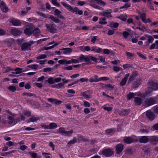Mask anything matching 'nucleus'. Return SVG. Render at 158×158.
Masks as SVG:
<instances>
[{
  "instance_id": "obj_1",
  "label": "nucleus",
  "mask_w": 158,
  "mask_h": 158,
  "mask_svg": "<svg viewBox=\"0 0 158 158\" xmlns=\"http://www.w3.org/2000/svg\"><path fill=\"white\" fill-rule=\"evenodd\" d=\"M96 2L98 4L100 5L101 6H104L106 4V3L102 0H91V1H90L91 2L90 4V6L95 9H99V10H103V9L101 7L93 3V2Z\"/></svg>"
},
{
  "instance_id": "obj_2",
  "label": "nucleus",
  "mask_w": 158,
  "mask_h": 158,
  "mask_svg": "<svg viewBox=\"0 0 158 158\" xmlns=\"http://www.w3.org/2000/svg\"><path fill=\"white\" fill-rule=\"evenodd\" d=\"M77 59L79 62H81L83 60L85 62H88L90 60L96 62L97 60V58L92 56H84L82 54Z\"/></svg>"
},
{
  "instance_id": "obj_3",
  "label": "nucleus",
  "mask_w": 158,
  "mask_h": 158,
  "mask_svg": "<svg viewBox=\"0 0 158 158\" xmlns=\"http://www.w3.org/2000/svg\"><path fill=\"white\" fill-rule=\"evenodd\" d=\"M151 89V88L148 87L146 90L144 94H142L140 92H138L136 93V94L138 96H139L143 98H144L146 97H149L152 95V93L153 91Z\"/></svg>"
},
{
  "instance_id": "obj_4",
  "label": "nucleus",
  "mask_w": 158,
  "mask_h": 158,
  "mask_svg": "<svg viewBox=\"0 0 158 158\" xmlns=\"http://www.w3.org/2000/svg\"><path fill=\"white\" fill-rule=\"evenodd\" d=\"M109 78L106 77H102L98 78L97 75H94L93 77H91L89 79V81L90 82H97L102 80H108Z\"/></svg>"
},
{
  "instance_id": "obj_5",
  "label": "nucleus",
  "mask_w": 158,
  "mask_h": 158,
  "mask_svg": "<svg viewBox=\"0 0 158 158\" xmlns=\"http://www.w3.org/2000/svg\"><path fill=\"white\" fill-rule=\"evenodd\" d=\"M156 102V99L155 98L151 97L147 98L144 101V106L146 107H148L155 104Z\"/></svg>"
},
{
  "instance_id": "obj_6",
  "label": "nucleus",
  "mask_w": 158,
  "mask_h": 158,
  "mask_svg": "<svg viewBox=\"0 0 158 158\" xmlns=\"http://www.w3.org/2000/svg\"><path fill=\"white\" fill-rule=\"evenodd\" d=\"M102 153L105 156L108 157L111 156L114 154V152L112 150L107 148L103 150Z\"/></svg>"
},
{
  "instance_id": "obj_7",
  "label": "nucleus",
  "mask_w": 158,
  "mask_h": 158,
  "mask_svg": "<svg viewBox=\"0 0 158 158\" xmlns=\"http://www.w3.org/2000/svg\"><path fill=\"white\" fill-rule=\"evenodd\" d=\"M9 22L11 23L13 26H19L21 24V21L20 20L14 18L10 19Z\"/></svg>"
},
{
  "instance_id": "obj_8",
  "label": "nucleus",
  "mask_w": 158,
  "mask_h": 158,
  "mask_svg": "<svg viewBox=\"0 0 158 158\" xmlns=\"http://www.w3.org/2000/svg\"><path fill=\"white\" fill-rule=\"evenodd\" d=\"M10 31L11 34L15 36H19L21 33L20 31L15 28L10 29Z\"/></svg>"
},
{
  "instance_id": "obj_9",
  "label": "nucleus",
  "mask_w": 158,
  "mask_h": 158,
  "mask_svg": "<svg viewBox=\"0 0 158 158\" xmlns=\"http://www.w3.org/2000/svg\"><path fill=\"white\" fill-rule=\"evenodd\" d=\"M146 115L147 118L151 121L154 120L155 118L154 114L149 110L146 112Z\"/></svg>"
},
{
  "instance_id": "obj_10",
  "label": "nucleus",
  "mask_w": 158,
  "mask_h": 158,
  "mask_svg": "<svg viewBox=\"0 0 158 158\" xmlns=\"http://www.w3.org/2000/svg\"><path fill=\"white\" fill-rule=\"evenodd\" d=\"M149 86L151 88L153 91L158 90V84L154 82L153 81H151L149 82Z\"/></svg>"
},
{
  "instance_id": "obj_11",
  "label": "nucleus",
  "mask_w": 158,
  "mask_h": 158,
  "mask_svg": "<svg viewBox=\"0 0 158 158\" xmlns=\"http://www.w3.org/2000/svg\"><path fill=\"white\" fill-rule=\"evenodd\" d=\"M140 143H146L149 141V137L147 136H142L139 137V139Z\"/></svg>"
},
{
  "instance_id": "obj_12",
  "label": "nucleus",
  "mask_w": 158,
  "mask_h": 158,
  "mask_svg": "<svg viewBox=\"0 0 158 158\" xmlns=\"http://www.w3.org/2000/svg\"><path fill=\"white\" fill-rule=\"evenodd\" d=\"M31 45L29 43L26 42L23 44L21 46L22 50L26 51L30 50Z\"/></svg>"
},
{
  "instance_id": "obj_13",
  "label": "nucleus",
  "mask_w": 158,
  "mask_h": 158,
  "mask_svg": "<svg viewBox=\"0 0 158 158\" xmlns=\"http://www.w3.org/2000/svg\"><path fill=\"white\" fill-rule=\"evenodd\" d=\"M130 76V74L129 73H127L125 75L124 77L122 79L121 81L120 82L119 85L121 86H124L127 81V80L128 78V77Z\"/></svg>"
},
{
  "instance_id": "obj_14",
  "label": "nucleus",
  "mask_w": 158,
  "mask_h": 158,
  "mask_svg": "<svg viewBox=\"0 0 158 158\" xmlns=\"http://www.w3.org/2000/svg\"><path fill=\"white\" fill-rule=\"evenodd\" d=\"M47 100L48 102L51 103H54L56 105H60L62 102L60 100H57L56 99L52 98H48Z\"/></svg>"
},
{
  "instance_id": "obj_15",
  "label": "nucleus",
  "mask_w": 158,
  "mask_h": 158,
  "mask_svg": "<svg viewBox=\"0 0 158 158\" xmlns=\"http://www.w3.org/2000/svg\"><path fill=\"white\" fill-rule=\"evenodd\" d=\"M142 82V79L139 78H137L133 84V86L134 88H137L140 85Z\"/></svg>"
},
{
  "instance_id": "obj_16",
  "label": "nucleus",
  "mask_w": 158,
  "mask_h": 158,
  "mask_svg": "<svg viewBox=\"0 0 158 158\" xmlns=\"http://www.w3.org/2000/svg\"><path fill=\"white\" fill-rule=\"evenodd\" d=\"M149 140L151 143L153 144L156 145L158 142V137L153 136L149 137Z\"/></svg>"
},
{
  "instance_id": "obj_17",
  "label": "nucleus",
  "mask_w": 158,
  "mask_h": 158,
  "mask_svg": "<svg viewBox=\"0 0 158 158\" xmlns=\"http://www.w3.org/2000/svg\"><path fill=\"white\" fill-rule=\"evenodd\" d=\"M150 131V129L148 126H145L143 128L140 129L139 130V132L141 133H148Z\"/></svg>"
},
{
  "instance_id": "obj_18",
  "label": "nucleus",
  "mask_w": 158,
  "mask_h": 158,
  "mask_svg": "<svg viewBox=\"0 0 158 158\" xmlns=\"http://www.w3.org/2000/svg\"><path fill=\"white\" fill-rule=\"evenodd\" d=\"M123 145L122 144H118L115 147L116 153L119 154L123 151Z\"/></svg>"
},
{
  "instance_id": "obj_19",
  "label": "nucleus",
  "mask_w": 158,
  "mask_h": 158,
  "mask_svg": "<svg viewBox=\"0 0 158 158\" xmlns=\"http://www.w3.org/2000/svg\"><path fill=\"white\" fill-rule=\"evenodd\" d=\"M61 4L68 10H73L70 5L65 3L64 2H61ZM74 10H79L77 8H75Z\"/></svg>"
},
{
  "instance_id": "obj_20",
  "label": "nucleus",
  "mask_w": 158,
  "mask_h": 158,
  "mask_svg": "<svg viewBox=\"0 0 158 158\" xmlns=\"http://www.w3.org/2000/svg\"><path fill=\"white\" fill-rule=\"evenodd\" d=\"M33 28L32 27L27 28L24 30L25 33L28 35H31L33 33Z\"/></svg>"
},
{
  "instance_id": "obj_21",
  "label": "nucleus",
  "mask_w": 158,
  "mask_h": 158,
  "mask_svg": "<svg viewBox=\"0 0 158 158\" xmlns=\"http://www.w3.org/2000/svg\"><path fill=\"white\" fill-rule=\"evenodd\" d=\"M6 121L10 125H13L15 124V120L12 117L10 116L8 117Z\"/></svg>"
},
{
  "instance_id": "obj_22",
  "label": "nucleus",
  "mask_w": 158,
  "mask_h": 158,
  "mask_svg": "<svg viewBox=\"0 0 158 158\" xmlns=\"http://www.w3.org/2000/svg\"><path fill=\"white\" fill-rule=\"evenodd\" d=\"M134 102L135 104L136 105H140L143 102V100L141 98L138 97H135L134 98Z\"/></svg>"
},
{
  "instance_id": "obj_23",
  "label": "nucleus",
  "mask_w": 158,
  "mask_h": 158,
  "mask_svg": "<svg viewBox=\"0 0 158 158\" xmlns=\"http://www.w3.org/2000/svg\"><path fill=\"white\" fill-rule=\"evenodd\" d=\"M60 50L63 51V53L65 54H70L72 52V49L69 48H66L60 49Z\"/></svg>"
},
{
  "instance_id": "obj_24",
  "label": "nucleus",
  "mask_w": 158,
  "mask_h": 158,
  "mask_svg": "<svg viewBox=\"0 0 158 158\" xmlns=\"http://www.w3.org/2000/svg\"><path fill=\"white\" fill-rule=\"evenodd\" d=\"M91 51L95 52L100 53L102 51L101 48L96 46H93L91 47Z\"/></svg>"
},
{
  "instance_id": "obj_25",
  "label": "nucleus",
  "mask_w": 158,
  "mask_h": 158,
  "mask_svg": "<svg viewBox=\"0 0 158 158\" xmlns=\"http://www.w3.org/2000/svg\"><path fill=\"white\" fill-rule=\"evenodd\" d=\"M134 139L131 137H125L124 141L126 143L130 144L134 142Z\"/></svg>"
},
{
  "instance_id": "obj_26",
  "label": "nucleus",
  "mask_w": 158,
  "mask_h": 158,
  "mask_svg": "<svg viewBox=\"0 0 158 158\" xmlns=\"http://www.w3.org/2000/svg\"><path fill=\"white\" fill-rule=\"evenodd\" d=\"M46 26L48 29L51 32H54L55 30L54 25L52 24H50L49 25L46 24Z\"/></svg>"
},
{
  "instance_id": "obj_27",
  "label": "nucleus",
  "mask_w": 158,
  "mask_h": 158,
  "mask_svg": "<svg viewBox=\"0 0 158 158\" xmlns=\"http://www.w3.org/2000/svg\"><path fill=\"white\" fill-rule=\"evenodd\" d=\"M153 2L152 0H148L147 5L149 8L151 10H154L153 7Z\"/></svg>"
},
{
  "instance_id": "obj_28",
  "label": "nucleus",
  "mask_w": 158,
  "mask_h": 158,
  "mask_svg": "<svg viewBox=\"0 0 158 158\" xmlns=\"http://www.w3.org/2000/svg\"><path fill=\"white\" fill-rule=\"evenodd\" d=\"M58 63L60 64H70L71 63L70 60H67L65 59L61 60L58 61Z\"/></svg>"
},
{
  "instance_id": "obj_29",
  "label": "nucleus",
  "mask_w": 158,
  "mask_h": 158,
  "mask_svg": "<svg viewBox=\"0 0 158 158\" xmlns=\"http://www.w3.org/2000/svg\"><path fill=\"white\" fill-rule=\"evenodd\" d=\"M89 91H86L83 92L81 93V96H83L86 99H89L91 98V96L90 95H88L87 94Z\"/></svg>"
},
{
  "instance_id": "obj_30",
  "label": "nucleus",
  "mask_w": 158,
  "mask_h": 158,
  "mask_svg": "<svg viewBox=\"0 0 158 158\" xmlns=\"http://www.w3.org/2000/svg\"><path fill=\"white\" fill-rule=\"evenodd\" d=\"M0 8L1 10H8V7L6 6V3L2 1L0 3Z\"/></svg>"
},
{
  "instance_id": "obj_31",
  "label": "nucleus",
  "mask_w": 158,
  "mask_h": 158,
  "mask_svg": "<svg viewBox=\"0 0 158 158\" xmlns=\"http://www.w3.org/2000/svg\"><path fill=\"white\" fill-rule=\"evenodd\" d=\"M54 14L55 15L61 19H63L64 17L62 15L61 12L60 10H55Z\"/></svg>"
},
{
  "instance_id": "obj_32",
  "label": "nucleus",
  "mask_w": 158,
  "mask_h": 158,
  "mask_svg": "<svg viewBox=\"0 0 158 158\" xmlns=\"http://www.w3.org/2000/svg\"><path fill=\"white\" fill-rule=\"evenodd\" d=\"M136 93L134 94L133 93L130 92L129 94L127 95V100H130L133 98L135 96H137L136 95Z\"/></svg>"
},
{
  "instance_id": "obj_33",
  "label": "nucleus",
  "mask_w": 158,
  "mask_h": 158,
  "mask_svg": "<svg viewBox=\"0 0 158 158\" xmlns=\"http://www.w3.org/2000/svg\"><path fill=\"white\" fill-rule=\"evenodd\" d=\"M129 111L126 109H122L121 110L120 114L122 115H127L129 114Z\"/></svg>"
},
{
  "instance_id": "obj_34",
  "label": "nucleus",
  "mask_w": 158,
  "mask_h": 158,
  "mask_svg": "<svg viewBox=\"0 0 158 158\" xmlns=\"http://www.w3.org/2000/svg\"><path fill=\"white\" fill-rule=\"evenodd\" d=\"M146 36H147L148 40L147 41V45H148L150 43H152L154 40L153 37L150 35H146Z\"/></svg>"
},
{
  "instance_id": "obj_35",
  "label": "nucleus",
  "mask_w": 158,
  "mask_h": 158,
  "mask_svg": "<svg viewBox=\"0 0 158 158\" xmlns=\"http://www.w3.org/2000/svg\"><path fill=\"white\" fill-rule=\"evenodd\" d=\"M111 13V12H104L102 13H100V14L102 16L109 18L111 17L110 14Z\"/></svg>"
},
{
  "instance_id": "obj_36",
  "label": "nucleus",
  "mask_w": 158,
  "mask_h": 158,
  "mask_svg": "<svg viewBox=\"0 0 158 158\" xmlns=\"http://www.w3.org/2000/svg\"><path fill=\"white\" fill-rule=\"evenodd\" d=\"M39 118L38 117L35 116H32L31 118L28 120V122L30 123L31 122L34 123L36 122Z\"/></svg>"
},
{
  "instance_id": "obj_37",
  "label": "nucleus",
  "mask_w": 158,
  "mask_h": 158,
  "mask_svg": "<svg viewBox=\"0 0 158 158\" xmlns=\"http://www.w3.org/2000/svg\"><path fill=\"white\" fill-rule=\"evenodd\" d=\"M58 132L63 135H64L66 132L65 129L63 127H60L57 131Z\"/></svg>"
},
{
  "instance_id": "obj_38",
  "label": "nucleus",
  "mask_w": 158,
  "mask_h": 158,
  "mask_svg": "<svg viewBox=\"0 0 158 158\" xmlns=\"http://www.w3.org/2000/svg\"><path fill=\"white\" fill-rule=\"evenodd\" d=\"M134 152V150L131 148H127L126 150L125 153L128 155H130L133 154Z\"/></svg>"
},
{
  "instance_id": "obj_39",
  "label": "nucleus",
  "mask_w": 158,
  "mask_h": 158,
  "mask_svg": "<svg viewBox=\"0 0 158 158\" xmlns=\"http://www.w3.org/2000/svg\"><path fill=\"white\" fill-rule=\"evenodd\" d=\"M37 2L40 6L41 9L42 10H45V5L42 1L40 0H37Z\"/></svg>"
},
{
  "instance_id": "obj_40",
  "label": "nucleus",
  "mask_w": 158,
  "mask_h": 158,
  "mask_svg": "<svg viewBox=\"0 0 158 158\" xmlns=\"http://www.w3.org/2000/svg\"><path fill=\"white\" fill-rule=\"evenodd\" d=\"M57 127L56 123H51L49 125V129H53Z\"/></svg>"
},
{
  "instance_id": "obj_41",
  "label": "nucleus",
  "mask_w": 158,
  "mask_h": 158,
  "mask_svg": "<svg viewBox=\"0 0 158 158\" xmlns=\"http://www.w3.org/2000/svg\"><path fill=\"white\" fill-rule=\"evenodd\" d=\"M49 18L54 22L56 23H59L60 22V20L54 17L52 15H50Z\"/></svg>"
},
{
  "instance_id": "obj_42",
  "label": "nucleus",
  "mask_w": 158,
  "mask_h": 158,
  "mask_svg": "<svg viewBox=\"0 0 158 158\" xmlns=\"http://www.w3.org/2000/svg\"><path fill=\"white\" fill-rule=\"evenodd\" d=\"M138 13L140 15V18L142 21L143 22H145V20L146 19V14L144 13L141 14L139 13V11H138Z\"/></svg>"
},
{
  "instance_id": "obj_43",
  "label": "nucleus",
  "mask_w": 158,
  "mask_h": 158,
  "mask_svg": "<svg viewBox=\"0 0 158 158\" xmlns=\"http://www.w3.org/2000/svg\"><path fill=\"white\" fill-rule=\"evenodd\" d=\"M15 72H13L12 73L13 74H18L22 72V69L19 68H17L15 69Z\"/></svg>"
},
{
  "instance_id": "obj_44",
  "label": "nucleus",
  "mask_w": 158,
  "mask_h": 158,
  "mask_svg": "<svg viewBox=\"0 0 158 158\" xmlns=\"http://www.w3.org/2000/svg\"><path fill=\"white\" fill-rule=\"evenodd\" d=\"M103 85V87L109 89L110 90L113 89L114 86V85L112 86L110 84H105L104 85Z\"/></svg>"
},
{
  "instance_id": "obj_45",
  "label": "nucleus",
  "mask_w": 158,
  "mask_h": 158,
  "mask_svg": "<svg viewBox=\"0 0 158 158\" xmlns=\"http://www.w3.org/2000/svg\"><path fill=\"white\" fill-rule=\"evenodd\" d=\"M131 4V3L129 2H126L124 5L120 7V9H127L129 7H130Z\"/></svg>"
},
{
  "instance_id": "obj_46",
  "label": "nucleus",
  "mask_w": 158,
  "mask_h": 158,
  "mask_svg": "<svg viewBox=\"0 0 158 158\" xmlns=\"http://www.w3.org/2000/svg\"><path fill=\"white\" fill-rule=\"evenodd\" d=\"M28 153L31 156L32 158H38L37 154L33 152H29Z\"/></svg>"
},
{
  "instance_id": "obj_47",
  "label": "nucleus",
  "mask_w": 158,
  "mask_h": 158,
  "mask_svg": "<svg viewBox=\"0 0 158 158\" xmlns=\"http://www.w3.org/2000/svg\"><path fill=\"white\" fill-rule=\"evenodd\" d=\"M25 119V117L22 114H20L19 116L16 119L17 122H20L22 121H24Z\"/></svg>"
},
{
  "instance_id": "obj_48",
  "label": "nucleus",
  "mask_w": 158,
  "mask_h": 158,
  "mask_svg": "<svg viewBox=\"0 0 158 158\" xmlns=\"http://www.w3.org/2000/svg\"><path fill=\"white\" fill-rule=\"evenodd\" d=\"M73 130H71L69 131H66V132L64 135V136H70L73 132Z\"/></svg>"
},
{
  "instance_id": "obj_49",
  "label": "nucleus",
  "mask_w": 158,
  "mask_h": 158,
  "mask_svg": "<svg viewBox=\"0 0 158 158\" xmlns=\"http://www.w3.org/2000/svg\"><path fill=\"white\" fill-rule=\"evenodd\" d=\"M15 151H11L10 152H2L1 153L0 155L2 156H5L14 153Z\"/></svg>"
},
{
  "instance_id": "obj_50",
  "label": "nucleus",
  "mask_w": 158,
  "mask_h": 158,
  "mask_svg": "<svg viewBox=\"0 0 158 158\" xmlns=\"http://www.w3.org/2000/svg\"><path fill=\"white\" fill-rule=\"evenodd\" d=\"M115 131V129L114 128H112L111 129L106 130V131L105 132L107 134H110L111 133L114 132Z\"/></svg>"
},
{
  "instance_id": "obj_51",
  "label": "nucleus",
  "mask_w": 158,
  "mask_h": 158,
  "mask_svg": "<svg viewBox=\"0 0 158 158\" xmlns=\"http://www.w3.org/2000/svg\"><path fill=\"white\" fill-rule=\"evenodd\" d=\"M46 57L47 56L45 54H44L40 55L36 57V59L37 60H40L45 59Z\"/></svg>"
},
{
  "instance_id": "obj_52",
  "label": "nucleus",
  "mask_w": 158,
  "mask_h": 158,
  "mask_svg": "<svg viewBox=\"0 0 158 158\" xmlns=\"http://www.w3.org/2000/svg\"><path fill=\"white\" fill-rule=\"evenodd\" d=\"M47 81L48 83L50 84H52L54 83V79L52 77L49 78Z\"/></svg>"
},
{
  "instance_id": "obj_53",
  "label": "nucleus",
  "mask_w": 158,
  "mask_h": 158,
  "mask_svg": "<svg viewBox=\"0 0 158 158\" xmlns=\"http://www.w3.org/2000/svg\"><path fill=\"white\" fill-rule=\"evenodd\" d=\"M77 141V139L76 137H74L73 139L70 140L68 143V144H70L75 143Z\"/></svg>"
},
{
  "instance_id": "obj_54",
  "label": "nucleus",
  "mask_w": 158,
  "mask_h": 158,
  "mask_svg": "<svg viewBox=\"0 0 158 158\" xmlns=\"http://www.w3.org/2000/svg\"><path fill=\"white\" fill-rule=\"evenodd\" d=\"M123 67L124 69H129L132 67V65L129 64H123Z\"/></svg>"
},
{
  "instance_id": "obj_55",
  "label": "nucleus",
  "mask_w": 158,
  "mask_h": 158,
  "mask_svg": "<svg viewBox=\"0 0 158 158\" xmlns=\"http://www.w3.org/2000/svg\"><path fill=\"white\" fill-rule=\"evenodd\" d=\"M57 0H51V2L54 5L59 7L60 6V4L57 2Z\"/></svg>"
},
{
  "instance_id": "obj_56",
  "label": "nucleus",
  "mask_w": 158,
  "mask_h": 158,
  "mask_svg": "<svg viewBox=\"0 0 158 158\" xmlns=\"http://www.w3.org/2000/svg\"><path fill=\"white\" fill-rule=\"evenodd\" d=\"M113 69L114 71L116 72H118L120 70H122V68L119 67L117 66H114L113 67Z\"/></svg>"
},
{
  "instance_id": "obj_57",
  "label": "nucleus",
  "mask_w": 158,
  "mask_h": 158,
  "mask_svg": "<svg viewBox=\"0 0 158 158\" xmlns=\"http://www.w3.org/2000/svg\"><path fill=\"white\" fill-rule=\"evenodd\" d=\"M8 89L11 92H14L16 90V88L14 86H10L8 88Z\"/></svg>"
},
{
  "instance_id": "obj_58",
  "label": "nucleus",
  "mask_w": 158,
  "mask_h": 158,
  "mask_svg": "<svg viewBox=\"0 0 158 158\" xmlns=\"http://www.w3.org/2000/svg\"><path fill=\"white\" fill-rule=\"evenodd\" d=\"M84 47V51H85L87 52H88L89 51H91V48L88 46H81V48H82Z\"/></svg>"
},
{
  "instance_id": "obj_59",
  "label": "nucleus",
  "mask_w": 158,
  "mask_h": 158,
  "mask_svg": "<svg viewBox=\"0 0 158 158\" xmlns=\"http://www.w3.org/2000/svg\"><path fill=\"white\" fill-rule=\"evenodd\" d=\"M126 54L127 56L130 59H131L134 56V54L131 52H126Z\"/></svg>"
},
{
  "instance_id": "obj_60",
  "label": "nucleus",
  "mask_w": 158,
  "mask_h": 158,
  "mask_svg": "<svg viewBox=\"0 0 158 158\" xmlns=\"http://www.w3.org/2000/svg\"><path fill=\"white\" fill-rule=\"evenodd\" d=\"M138 75V72L135 70H134L132 72V74L131 76L135 78V77L137 76Z\"/></svg>"
},
{
  "instance_id": "obj_61",
  "label": "nucleus",
  "mask_w": 158,
  "mask_h": 158,
  "mask_svg": "<svg viewBox=\"0 0 158 158\" xmlns=\"http://www.w3.org/2000/svg\"><path fill=\"white\" fill-rule=\"evenodd\" d=\"M40 30L38 28H36L34 29L33 30V33L34 35H36V34H37L40 33Z\"/></svg>"
},
{
  "instance_id": "obj_62",
  "label": "nucleus",
  "mask_w": 158,
  "mask_h": 158,
  "mask_svg": "<svg viewBox=\"0 0 158 158\" xmlns=\"http://www.w3.org/2000/svg\"><path fill=\"white\" fill-rule=\"evenodd\" d=\"M64 83H60L56 85V87L58 89H60L63 87L64 86Z\"/></svg>"
},
{
  "instance_id": "obj_63",
  "label": "nucleus",
  "mask_w": 158,
  "mask_h": 158,
  "mask_svg": "<svg viewBox=\"0 0 158 158\" xmlns=\"http://www.w3.org/2000/svg\"><path fill=\"white\" fill-rule=\"evenodd\" d=\"M28 67L31 69H37L38 66L37 64H34L31 65H29Z\"/></svg>"
},
{
  "instance_id": "obj_64",
  "label": "nucleus",
  "mask_w": 158,
  "mask_h": 158,
  "mask_svg": "<svg viewBox=\"0 0 158 158\" xmlns=\"http://www.w3.org/2000/svg\"><path fill=\"white\" fill-rule=\"evenodd\" d=\"M118 18L123 21H125L126 20L127 17L126 16L123 15H121L118 16Z\"/></svg>"
}]
</instances>
